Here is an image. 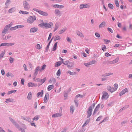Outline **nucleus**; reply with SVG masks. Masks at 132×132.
<instances>
[{"instance_id": "nucleus-13", "label": "nucleus", "mask_w": 132, "mask_h": 132, "mask_svg": "<svg viewBox=\"0 0 132 132\" xmlns=\"http://www.w3.org/2000/svg\"><path fill=\"white\" fill-rule=\"evenodd\" d=\"M40 69L39 67L38 66L36 68L35 70V72L34 74V75L35 76H36L38 73V71H40Z\"/></svg>"}, {"instance_id": "nucleus-10", "label": "nucleus", "mask_w": 132, "mask_h": 132, "mask_svg": "<svg viewBox=\"0 0 132 132\" xmlns=\"http://www.w3.org/2000/svg\"><path fill=\"white\" fill-rule=\"evenodd\" d=\"M107 89L111 93H112L115 91L113 87H111L109 85L107 86Z\"/></svg>"}, {"instance_id": "nucleus-50", "label": "nucleus", "mask_w": 132, "mask_h": 132, "mask_svg": "<svg viewBox=\"0 0 132 132\" xmlns=\"http://www.w3.org/2000/svg\"><path fill=\"white\" fill-rule=\"evenodd\" d=\"M46 67V65L44 64L43 65L41 69L40 70V71H42Z\"/></svg>"}, {"instance_id": "nucleus-1", "label": "nucleus", "mask_w": 132, "mask_h": 132, "mask_svg": "<svg viewBox=\"0 0 132 132\" xmlns=\"http://www.w3.org/2000/svg\"><path fill=\"white\" fill-rule=\"evenodd\" d=\"M36 20V18L35 16H30L28 18L27 21L28 23L31 24L32 23Z\"/></svg>"}, {"instance_id": "nucleus-38", "label": "nucleus", "mask_w": 132, "mask_h": 132, "mask_svg": "<svg viewBox=\"0 0 132 132\" xmlns=\"http://www.w3.org/2000/svg\"><path fill=\"white\" fill-rule=\"evenodd\" d=\"M13 100L12 98H8L6 99L5 102L7 103H8V102H13Z\"/></svg>"}, {"instance_id": "nucleus-16", "label": "nucleus", "mask_w": 132, "mask_h": 132, "mask_svg": "<svg viewBox=\"0 0 132 132\" xmlns=\"http://www.w3.org/2000/svg\"><path fill=\"white\" fill-rule=\"evenodd\" d=\"M100 104H98L97 105L96 108H95V109L94 110V112H93V115H94L96 113V112L98 110V109L100 108Z\"/></svg>"}, {"instance_id": "nucleus-64", "label": "nucleus", "mask_w": 132, "mask_h": 132, "mask_svg": "<svg viewBox=\"0 0 132 132\" xmlns=\"http://www.w3.org/2000/svg\"><path fill=\"white\" fill-rule=\"evenodd\" d=\"M84 64L87 67H88L89 65H90L89 62L88 63H84Z\"/></svg>"}, {"instance_id": "nucleus-58", "label": "nucleus", "mask_w": 132, "mask_h": 132, "mask_svg": "<svg viewBox=\"0 0 132 132\" xmlns=\"http://www.w3.org/2000/svg\"><path fill=\"white\" fill-rule=\"evenodd\" d=\"M10 120L12 122V123L14 124V123L15 122V121L14 120L12 119L11 118H9Z\"/></svg>"}, {"instance_id": "nucleus-18", "label": "nucleus", "mask_w": 132, "mask_h": 132, "mask_svg": "<svg viewBox=\"0 0 132 132\" xmlns=\"http://www.w3.org/2000/svg\"><path fill=\"white\" fill-rule=\"evenodd\" d=\"M16 9L15 7H12L8 11V12L9 13H12L15 11Z\"/></svg>"}, {"instance_id": "nucleus-49", "label": "nucleus", "mask_w": 132, "mask_h": 132, "mask_svg": "<svg viewBox=\"0 0 132 132\" xmlns=\"http://www.w3.org/2000/svg\"><path fill=\"white\" fill-rule=\"evenodd\" d=\"M108 6L110 8L113 9V5L111 4H108Z\"/></svg>"}, {"instance_id": "nucleus-36", "label": "nucleus", "mask_w": 132, "mask_h": 132, "mask_svg": "<svg viewBox=\"0 0 132 132\" xmlns=\"http://www.w3.org/2000/svg\"><path fill=\"white\" fill-rule=\"evenodd\" d=\"M62 63L60 61H59L56 62L55 65V67H58Z\"/></svg>"}, {"instance_id": "nucleus-57", "label": "nucleus", "mask_w": 132, "mask_h": 132, "mask_svg": "<svg viewBox=\"0 0 132 132\" xmlns=\"http://www.w3.org/2000/svg\"><path fill=\"white\" fill-rule=\"evenodd\" d=\"M10 3V0H7L5 2V5H9V4Z\"/></svg>"}, {"instance_id": "nucleus-15", "label": "nucleus", "mask_w": 132, "mask_h": 132, "mask_svg": "<svg viewBox=\"0 0 132 132\" xmlns=\"http://www.w3.org/2000/svg\"><path fill=\"white\" fill-rule=\"evenodd\" d=\"M28 86L30 87H35L37 86V84L31 82H30L28 84Z\"/></svg>"}, {"instance_id": "nucleus-14", "label": "nucleus", "mask_w": 132, "mask_h": 132, "mask_svg": "<svg viewBox=\"0 0 132 132\" xmlns=\"http://www.w3.org/2000/svg\"><path fill=\"white\" fill-rule=\"evenodd\" d=\"M119 60L118 57H117L115 60H113L112 61H110L109 62V63L111 64H114L115 63H117Z\"/></svg>"}, {"instance_id": "nucleus-21", "label": "nucleus", "mask_w": 132, "mask_h": 132, "mask_svg": "<svg viewBox=\"0 0 132 132\" xmlns=\"http://www.w3.org/2000/svg\"><path fill=\"white\" fill-rule=\"evenodd\" d=\"M53 7L55 8H57L60 9H62L64 7V6L62 5H60L58 4H55L53 5Z\"/></svg>"}, {"instance_id": "nucleus-42", "label": "nucleus", "mask_w": 132, "mask_h": 132, "mask_svg": "<svg viewBox=\"0 0 132 132\" xmlns=\"http://www.w3.org/2000/svg\"><path fill=\"white\" fill-rule=\"evenodd\" d=\"M96 62V61L95 60H93L89 62V63L90 65L93 64L95 63Z\"/></svg>"}, {"instance_id": "nucleus-44", "label": "nucleus", "mask_w": 132, "mask_h": 132, "mask_svg": "<svg viewBox=\"0 0 132 132\" xmlns=\"http://www.w3.org/2000/svg\"><path fill=\"white\" fill-rule=\"evenodd\" d=\"M15 44L14 43H7V46L9 47L13 46Z\"/></svg>"}, {"instance_id": "nucleus-35", "label": "nucleus", "mask_w": 132, "mask_h": 132, "mask_svg": "<svg viewBox=\"0 0 132 132\" xmlns=\"http://www.w3.org/2000/svg\"><path fill=\"white\" fill-rule=\"evenodd\" d=\"M70 110L71 112L73 114L75 110L74 107L72 106H71L70 108Z\"/></svg>"}, {"instance_id": "nucleus-8", "label": "nucleus", "mask_w": 132, "mask_h": 132, "mask_svg": "<svg viewBox=\"0 0 132 132\" xmlns=\"http://www.w3.org/2000/svg\"><path fill=\"white\" fill-rule=\"evenodd\" d=\"M21 118L24 120L27 121L29 122H31V118L28 116H21Z\"/></svg>"}, {"instance_id": "nucleus-11", "label": "nucleus", "mask_w": 132, "mask_h": 132, "mask_svg": "<svg viewBox=\"0 0 132 132\" xmlns=\"http://www.w3.org/2000/svg\"><path fill=\"white\" fill-rule=\"evenodd\" d=\"M49 94L48 93H46L45 96L44 97V103H47L49 99Z\"/></svg>"}, {"instance_id": "nucleus-27", "label": "nucleus", "mask_w": 132, "mask_h": 132, "mask_svg": "<svg viewBox=\"0 0 132 132\" xmlns=\"http://www.w3.org/2000/svg\"><path fill=\"white\" fill-rule=\"evenodd\" d=\"M76 34L78 36H80L81 37H83L84 36L81 32L79 31H77L76 32Z\"/></svg>"}, {"instance_id": "nucleus-46", "label": "nucleus", "mask_w": 132, "mask_h": 132, "mask_svg": "<svg viewBox=\"0 0 132 132\" xmlns=\"http://www.w3.org/2000/svg\"><path fill=\"white\" fill-rule=\"evenodd\" d=\"M64 65H68L69 64H70L71 63L69 61H65L63 63Z\"/></svg>"}, {"instance_id": "nucleus-33", "label": "nucleus", "mask_w": 132, "mask_h": 132, "mask_svg": "<svg viewBox=\"0 0 132 132\" xmlns=\"http://www.w3.org/2000/svg\"><path fill=\"white\" fill-rule=\"evenodd\" d=\"M54 87V86L53 85L48 86L47 87L48 90V91H50Z\"/></svg>"}, {"instance_id": "nucleus-51", "label": "nucleus", "mask_w": 132, "mask_h": 132, "mask_svg": "<svg viewBox=\"0 0 132 132\" xmlns=\"http://www.w3.org/2000/svg\"><path fill=\"white\" fill-rule=\"evenodd\" d=\"M64 99L65 100L67 99L68 97V94L65 92V91L64 92Z\"/></svg>"}, {"instance_id": "nucleus-43", "label": "nucleus", "mask_w": 132, "mask_h": 132, "mask_svg": "<svg viewBox=\"0 0 132 132\" xmlns=\"http://www.w3.org/2000/svg\"><path fill=\"white\" fill-rule=\"evenodd\" d=\"M7 46V43H4L1 44L0 45V47Z\"/></svg>"}, {"instance_id": "nucleus-48", "label": "nucleus", "mask_w": 132, "mask_h": 132, "mask_svg": "<svg viewBox=\"0 0 132 132\" xmlns=\"http://www.w3.org/2000/svg\"><path fill=\"white\" fill-rule=\"evenodd\" d=\"M46 79V78L45 77L43 79H41L40 81L42 83L41 84H42L43 83H44L45 81V80Z\"/></svg>"}, {"instance_id": "nucleus-62", "label": "nucleus", "mask_w": 132, "mask_h": 132, "mask_svg": "<svg viewBox=\"0 0 132 132\" xmlns=\"http://www.w3.org/2000/svg\"><path fill=\"white\" fill-rule=\"evenodd\" d=\"M14 125L15 126L18 128V129L19 128V126L18 123H16V122H15L14 124Z\"/></svg>"}, {"instance_id": "nucleus-54", "label": "nucleus", "mask_w": 132, "mask_h": 132, "mask_svg": "<svg viewBox=\"0 0 132 132\" xmlns=\"http://www.w3.org/2000/svg\"><path fill=\"white\" fill-rule=\"evenodd\" d=\"M114 89L116 91L117 89V88H118V85L117 84H115L114 85Z\"/></svg>"}, {"instance_id": "nucleus-7", "label": "nucleus", "mask_w": 132, "mask_h": 132, "mask_svg": "<svg viewBox=\"0 0 132 132\" xmlns=\"http://www.w3.org/2000/svg\"><path fill=\"white\" fill-rule=\"evenodd\" d=\"M109 95L108 93L106 92H105L103 93L102 97V99H107L109 97Z\"/></svg>"}, {"instance_id": "nucleus-5", "label": "nucleus", "mask_w": 132, "mask_h": 132, "mask_svg": "<svg viewBox=\"0 0 132 132\" xmlns=\"http://www.w3.org/2000/svg\"><path fill=\"white\" fill-rule=\"evenodd\" d=\"M90 6L88 4H83L80 5L79 8L80 9H82L84 8H89Z\"/></svg>"}, {"instance_id": "nucleus-61", "label": "nucleus", "mask_w": 132, "mask_h": 132, "mask_svg": "<svg viewBox=\"0 0 132 132\" xmlns=\"http://www.w3.org/2000/svg\"><path fill=\"white\" fill-rule=\"evenodd\" d=\"M102 117V116H100L99 117L97 118L96 119V121H100V120L101 119Z\"/></svg>"}, {"instance_id": "nucleus-63", "label": "nucleus", "mask_w": 132, "mask_h": 132, "mask_svg": "<svg viewBox=\"0 0 132 132\" xmlns=\"http://www.w3.org/2000/svg\"><path fill=\"white\" fill-rule=\"evenodd\" d=\"M95 35L97 37L99 38L100 37V34L97 32L95 33Z\"/></svg>"}, {"instance_id": "nucleus-20", "label": "nucleus", "mask_w": 132, "mask_h": 132, "mask_svg": "<svg viewBox=\"0 0 132 132\" xmlns=\"http://www.w3.org/2000/svg\"><path fill=\"white\" fill-rule=\"evenodd\" d=\"M38 13L40 15L44 16H47L48 15V13L47 12L41 11L40 10Z\"/></svg>"}, {"instance_id": "nucleus-56", "label": "nucleus", "mask_w": 132, "mask_h": 132, "mask_svg": "<svg viewBox=\"0 0 132 132\" xmlns=\"http://www.w3.org/2000/svg\"><path fill=\"white\" fill-rule=\"evenodd\" d=\"M16 26L15 27H12L10 28V30H14L17 29Z\"/></svg>"}, {"instance_id": "nucleus-47", "label": "nucleus", "mask_w": 132, "mask_h": 132, "mask_svg": "<svg viewBox=\"0 0 132 132\" xmlns=\"http://www.w3.org/2000/svg\"><path fill=\"white\" fill-rule=\"evenodd\" d=\"M60 74H61L60 70V69H59L58 70V71L56 73V75L58 76L59 77V76H60Z\"/></svg>"}, {"instance_id": "nucleus-3", "label": "nucleus", "mask_w": 132, "mask_h": 132, "mask_svg": "<svg viewBox=\"0 0 132 132\" xmlns=\"http://www.w3.org/2000/svg\"><path fill=\"white\" fill-rule=\"evenodd\" d=\"M23 5L24 9L26 10H29L30 8V6L29 3L26 1L23 2Z\"/></svg>"}, {"instance_id": "nucleus-12", "label": "nucleus", "mask_w": 132, "mask_h": 132, "mask_svg": "<svg viewBox=\"0 0 132 132\" xmlns=\"http://www.w3.org/2000/svg\"><path fill=\"white\" fill-rule=\"evenodd\" d=\"M128 91V90L127 88H125L119 94V95L120 96H122L124 94L126 93Z\"/></svg>"}, {"instance_id": "nucleus-34", "label": "nucleus", "mask_w": 132, "mask_h": 132, "mask_svg": "<svg viewBox=\"0 0 132 132\" xmlns=\"http://www.w3.org/2000/svg\"><path fill=\"white\" fill-rule=\"evenodd\" d=\"M5 53V51H2L1 53L0 54V60L4 57Z\"/></svg>"}, {"instance_id": "nucleus-40", "label": "nucleus", "mask_w": 132, "mask_h": 132, "mask_svg": "<svg viewBox=\"0 0 132 132\" xmlns=\"http://www.w3.org/2000/svg\"><path fill=\"white\" fill-rule=\"evenodd\" d=\"M55 38L54 39V40H60L61 39L60 37L59 36H55Z\"/></svg>"}, {"instance_id": "nucleus-60", "label": "nucleus", "mask_w": 132, "mask_h": 132, "mask_svg": "<svg viewBox=\"0 0 132 132\" xmlns=\"http://www.w3.org/2000/svg\"><path fill=\"white\" fill-rule=\"evenodd\" d=\"M67 40V41L70 42V43H71L72 42L71 40V39L69 37H67L66 38Z\"/></svg>"}, {"instance_id": "nucleus-28", "label": "nucleus", "mask_w": 132, "mask_h": 132, "mask_svg": "<svg viewBox=\"0 0 132 132\" xmlns=\"http://www.w3.org/2000/svg\"><path fill=\"white\" fill-rule=\"evenodd\" d=\"M49 82L50 83H53L54 84L56 82V80L55 78H52L49 80Z\"/></svg>"}, {"instance_id": "nucleus-39", "label": "nucleus", "mask_w": 132, "mask_h": 132, "mask_svg": "<svg viewBox=\"0 0 132 132\" xmlns=\"http://www.w3.org/2000/svg\"><path fill=\"white\" fill-rule=\"evenodd\" d=\"M32 98L31 93L30 92L29 93L27 96V98L29 100H30Z\"/></svg>"}, {"instance_id": "nucleus-52", "label": "nucleus", "mask_w": 132, "mask_h": 132, "mask_svg": "<svg viewBox=\"0 0 132 132\" xmlns=\"http://www.w3.org/2000/svg\"><path fill=\"white\" fill-rule=\"evenodd\" d=\"M127 122L128 121L127 120H125L121 123V124L122 125H125Z\"/></svg>"}, {"instance_id": "nucleus-31", "label": "nucleus", "mask_w": 132, "mask_h": 132, "mask_svg": "<svg viewBox=\"0 0 132 132\" xmlns=\"http://www.w3.org/2000/svg\"><path fill=\"white\" fill-rule=\"evenodd\" d=\"M43 94V90H42L40 92H39L37 94V96L38 97L40 95V96H41V97H42Z\"/></svg>"}, {"instance_id": "nucleus-25", "label": "nucleus", "mask_w": 132, "mask_h": 132, "mask_svg": "<svg viewBox=\"0 0 132 132\" xmlns=\"http://www.w3.org/2000/svg\"><path fill=\"white\" fill-rule=\"evenodd\" d=\"M90 121V119H89L87 120L83 124V125L82 126V127H84L86 125H88L89 122Z\"/></svg>"}, {"instance_id": "nucleus-19", "label": "nucleus", "mask_w": 132, "mask_h": 132, "mask_svg": "<svg viewBox=\"0 0 132 132\" xmlns=\"http://www.w3.org/2000/svg\"><path fill=\"white\" fill-rule=\"evenodd\" d=\"M37 30V28L36 27H33L30 29V33H34L36 32Z\"/></svg>"}, {"instance_id": "nucleus-22", "label": "nucleus", "mask_w": 132, "mask_h": 132, "mask_svg": "<svg viewBox=\"0 0 132 132\" xmlns=\"http://www.w3.org/2000/svg\"><path fill=\"white\" fill-rule=\"evenodd\" d=\"M60 25L58 23H56L54 29L53 31L55 32L56 31L59 27Z\"/></svg>"}, {"instance_id": "nucleus-45", "label": "nucleus", "mask_w": 132, "mask_h": 132, "mask_svg": "<svg viewBox=\"0 0 132 132\" xmlns=\"http://www.w3.org/2000/svg\"><path fill=\"white\" fill-rule=\"evenodd\" d=\"M36 48L38 49H40L42 48V45H40L39 44H37L36 45Z\"/></svg>"}, {"instance_id": "nucleus-30", "label": "nucleus", "mask_w": 132, "mask_h": 132, "mask_svg": "<svg viewBox=\"0 0 132 132\" xmlns=\"http://www.w3.org/2000/svg\"><path fill=\"white\" fill-rule=\"evenodd\" d=\"M19 13H20L21 14H27L29 13L28 12L26 11H23L22 10H20L19 12Z\"/></svg>"}, {"instance_id": "nucleus-53", "label": "nucleus", "mask_w": 132, "mask_h": 132, "mask_svg": "<svg viewBox=\"0 0 132 132\" xmlns=\"http://www.w3.org/2000/svg\"><path fill=\"white\" fill-rule=\"evenodd\" d=\"M14 59L13 58L10 57L9 59V61L10 63H13L14 61Z\"/></svg>"}, {"instance_id": "nucleus-2", "label": "nucleus", "mask_w": 132, "mask_h": 132, "mask_svg": "<svg viewBox=\"0 0 132 132\" xmlns=\"http://www.w3.org/2000/svg\"><path fill=\"white\" fill-rule=\"evenodd\" d=\"M39 25L44 26L47 28H50L53 25V23L52 22H50L49 23H44L43 21V23L40 24Z\"/></svg>"}, {"instance_id": "nucleus-41", "label": "nucleus", "mask_w": 132, "mask_h": 132, "mask_svg": "<svg viewBox=\"0 0 132 132\" xmlns=\"http://www.w3.org/2000/svg\"><path fill=\"white\" fill-rule=\"evenodd\" d=\"M129 105H125V106L123 107L122 108H121V109H120L121 110H125V109L128 108L129 107Z\"/></svg>"}, {"instance_id": "nucleus-23", "label": "nucleus", "mask_w": 132, "mask_h": 132, "mask_svg": "<svg viewBox=\"0 0 132 132\" xmlns=\"http://www.w3.org/2000/svg\"><path fill=\"white\" fill-rule=\"evenodd\" d=\"M106 24V23L105 22L103 21L99 25L98 27L99 28L104 27L105 26Z\"/></svg>"}, {"instance_id": "nucleus-37", "label": "nucleus", "mask_w": 132, "mask_h": 132, "mask_svg": "<svg viewBox=\"0 0 132 132\" xmlns=\"http://www.w3.org/2000/svg\"><path fill=\"white\" fill-rule=\"evenodd\" d=\"M57 44V42H56L55 43V44H54V45L53 48L52 49L53 51H55V50H56Z\"/></svg>"}, {"instance_id": "nucleus-9", "label": "nucleus", "mask_w": 132, "mask_h": 132, "mask_svg": "<svg viewBox=\"0 0 132 132\" xmlns=\"http://www.w3.org/2000/svg\"><path fill=\"white\" fill-rule=\"evenodd\" d=\"M62 116V114L61 112L56 113L54 114L52 116V117L53 118H55L61 117Z\"/></svg>"}, {"instance_id": "nucleus-26", "label": "nucleus", "mask_w": 132, "mask_h": 132, "mask_svg": "<svg viewBox=\"0 0 132 132\" xmlns=\"http://www.w3.org/2000/svg\"><path fill=\"white\" fill-rule=\"evenodd\" d=\"M113 74V73L111 72L107 73L103 75L102 76L104 77H107L110 75H112Z\"/></svg>"}, {"instance_id": "nucleus-55", "label": "nucleus", "mask_w": 132, "mask_h": 132, "mask_svg": "<svg viewBox=\"0 0 132 132\" xmlns=\"http://www.w3.org/2000/svg\"><path fill=\"white\" fill-rule=\"evenodd\" d=\"M102 49L103 51H105L106 49V46L104 45H103V46L102 47Z\"/></svg>"}, {"instance_id": "nucleus-32", "label": "nucleus", "mask_w": 132, "mask_h": 132, "mask_svg": "<svg viewBox=\"0 0 132 132\" xmlns=\"http://www.w3.org/2000/svg\"><path fill=\"white\" fill-rule=\"evenodd\" d=\"M67 73H69L70 75H74L76 74V72H71L70 71L68 70L67 71Z\"/></svg>"}, {"instance_id": "nucleus-29", "label": "nucleus", "mask_w": 132, "mask_h": 132, "mask_svg": "<svg viewBox=\"0 0 132 132\" xmlns=\"http://www.w3.org/2000/svg\"><path fill=\"white\" fill-rule=\"evenodd\" d=\"M39 118V116L37 115L35 116L34 118H33V121H37L38 120Z\"/></svg>"}, {"instance_id": "nucleus-24", "label": "nucleus", "mask_w": 132, "mask_h": 132, "mask_svg": "<svg viewBox=\"0 0 132 132\" xmlns=\"http://www.w3.org/2000/svg\"><path fill=\"white\" fill-rule=\"evenodd\" d=\"M53 37H52L51 39V40L50 41V42H49L48 44L47 45V47L45 49V52H47L48 50V48H49V46L50 45V43H51V41H52V40L53 39Z\"/></svg>"}, {"instance_id": "nucleus-59", "label": "nucleus", "mask_w": 132, "mask_h": 132, "mask_svg": "<svg viewBox=\"0 0 132 132\" xmlns=\"http://www.w3.org/2000/svg\"><path fill=\"white\" fill-rule=\"evenodd\" d=\"M17 29L18 28H22L24 27V26L23 25H19L16 26Z\"/></svg>"}, {"instance_id": "nucleus-17", "label": "nucleus", "mask_w": 132, "mask_h": 132, "mask_svg": "<svg viewBox=\"0 0 132 132\" xmlns=\"http://www.w3.org/2000/svg\"><path fill=\"white\" fill-rule=\"evenodd\" d=\"M55 13L57 16H60L61 15V13L58 9H56L55 10Z\"/></svg>"}, {"instance_id": "nucleus-4", "label": "nucleus", "mask_w": 132, "mask_h": 132, "mask_svg": "<svg viewBox=\"0 0 132 132\" xmlns=\"http://www.w3.org/2000/svg\"><path fill=\"white\" fill-rule=\"evenodd\" d=\"M92 106H90L87 111V118H89L92 115Z\"/></svg>"}, {"instance_id": "nucleus-6", "label": "nucleus", "mask_w": 132, "mask_h": 132, "mask_svg": "<svg viewBox=\"0 0 132 132\" xmlns=\"http://www.w3.org/2000/svg\"><path fill=\"white\" fill-rule=\"evenodd\" d=\"M11 26V25L10 24L6 25L4 27V30L2 31V33H5L8 30Z\"/></svg>"}]
</instances>
